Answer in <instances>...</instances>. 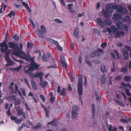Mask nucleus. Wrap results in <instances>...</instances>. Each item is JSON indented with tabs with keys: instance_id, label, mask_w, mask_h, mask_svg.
Listing matches in <instances>:
<instances>
[{
	"instance_id": "nucleus-21",
	"label": "nucleus",
	"mask_w": 131,
	"mask_h": 131,
	"mask_svg": "<svg viewBox=\"0 0 131 131\" xmlns=\"http://www.w3.org/2000/svg\"><path fill=\"white\" fill-rule=\"evenodd\" d=\"M22 4L23 6L25 7L26 9L30 13L31 12V10L28 6V5L27 3H26L25 2H23Z\"/></svg>"
},
{
	"instance_id": "nucleus-7",
	"label": "nucleus",
	"mask_w": 131,
	"mask_h": 131,
	"mask_svg": "<svg viewBox=\"0 0 131 131\" xmlns=\"http://www.w3.org/2000/svg\"><path fill=\"white\" fill-rule=\"evenodd\" d=\"M79 107L75 105L72 107V118L73 119H77V117H78V112L79 110Z\"/></svg>"
},
{
	"instance_id": "nucleus-56",
	"label": "nucleus",
	"mask_w": 131,
	"mask_h": 131,
	"mask_svg": "<svg viewBox=\"0 0 131 131\" xmlns=\"http://www.w3.org/2000/svg\"><path fill=\"white\" fill-rule=\"evenodd\" d=\"M40 98L41 99L43 102H44L45 101V99L44 96L42 95H40Z\"/></svg>"
},
{
	"instance_id": "nucleus-32",
	"label": "nucleus",
	"mask_w": 131,
	"mask_h": 131,
	"mask_svg": "<svg viewBox=\"0 0 131 131\" xmlns=\"http://www.w3.org/2000/svg\"><path fill=\"white\" fill-rule=\"evenodd\" d=\"M15 15V14L14 11H11L10 13L8 14V16L9 17L11 18L12 16H14Z\"/></svg>"
},
{
	"instance_id": "nucleus-62",
	"label": "nucleus",
	"mask_w": 131,
	"mask_h": 131,
	"mask_svg": "<svg viewBox=\"0 0 131 131\" xmlns=\"http://www.w3.org/2000/svg\"><path fill=\"white\" fill-rule=\"evenodd\" d=\"M96 51H97V52H99L102 53H103L104 52V51L103 49L101 48H98L97 50Z\"/></svg>"
},
{
	"instance_id": "nucleus-44",
	"label": "nucleus",
	"mask_w": 131,
	"mask_h": 131,
	"mask_svg": "<svg viewBox=\"0 0 131 131\" xmlns=\"http://www.w3.org/2000/svg\"><path fill=\"white\" fill-rule=\"evenodd\" d=\"M27 48L28 49H29L32 47L33 46V44L32 43H30L28 42L27 43Z\"/></svg>"
},
{
	"instance_id": "nucleus-15",
	"label": "nucleus",
	"mask_w": 131,
	"mask_h": 131,
	"mask_svg": "<svg viewBox=\"0 0 131 131\" xmlns=\"http://www.w3.org/2000/svg\"><path fill=\"white\" fill-rule=\"evenodd\" d=\"M24 70L25 72L27 73H31L34 71L31 66H28L25 67Z\"/></svg>"
},
{
	"instance_id": "nucleus-47",
	"label": "nucleus",
	"mask_w": 131,
	"mask_h": 131,
	"mask_svg": "<svg viewBox=\"0 0 131 131\" xmlns=\"http://www.w3.org/2000/svg\"><path fill=\"white\" fill-rule=\"evenodd\" d=\"M107 43L106 42L102 43L101 45V46L102 48H105L107 46Z\"/></svg>"
},
{
	"instance_id": "nucleus-9",
	"label": "nucleus",
	"mask_w": 131,
	"mask_h": 131,
	"mask_svg": "<svg viewBox=\"0 0 131 131\" xmlns=\"http://www.w3.org/2000/svg\"><path fill=\"white\" fill-rule=\"evenodd\" d=\"M47 41H50L51 42L54 44L56 45L57 49L61 51H62V47H61L59 44V42L57 41H55L51 38H49L47 39Z\"/></svg>"
},
{
	"instance_id": "nucleus-29",
	"label": "nucleus",
	"mask_w": 131,
	"mask_h": 131,
	"mask_svg": "<svg viewBox=\"0 0 131 131\" xmlns=\"http://www.w3.org/2000/svg\"><path fill=\"white\" fill-rule=\"evenodd\" d=\"M24 118L23 117H21L18 119H17L16 121H15V122L17 124H19L23 121Z\"/></svg>"
},
{
	"instance_id": "nucleus-50",
	"label": "nucleus",
	"mask_w": 131,
	"mask_h": 131,
	"mask_svg": "<svg viewBox=\"0 0 131 131\" xmlns=\"http://www.w3.org/2000/svg\"><path fill=\"white\" fill-rule=\"evenodd\" d=\"M29 20L30 21L32 25L34 27H35V24H34L33 20H32V19H31V18H30V17L29 18Z\"/></svg>"
},
{
	"instance_id": "nucleus-20",
	"label": "nucleus",
	"mask_w": 131,
	"mask_h": 131,
	"mask_svg": "<svg viewBox=\"0 0 131 131\" xmlns=\"http://www.w3.org/2000/svg\"><path fill=\"white\" fill-rule=\"evenodd\" d=\"M92 117L93 119H94L95 114V106L94 104H92Z\"/></svg>"
},
{
	"instance_id": "nucleus-46",
	"label": "nucleus",
	"mask_w": 131,
	"mask_h": 131,
	"mask_svg": "<svg viewBox=\"0 0 131 131\" xmlns=\"http://www.w3.org/2000/svg\"><path fill=\"white\" fill-rule=\"evenodd\" d=\"M21 65H20L18 67L14 68V70L18 71L21 69Z\"/></svg>"
},
{
	"instance_id": "nucleus-4",
	"label": "nucleus",
	"mask_w": 131,
	"mask_h": 131,
	"mask_svg": "<svg viewBox=\"0 0 131 131\" xmlns=\"http://www.w3.org/2000/svg\"><path fill=\"white\" fill-rule=\"evenodd\" d=\"M110 28L112 30L113 35L115 38L120 37L121 36H123L125 34L123 31H119L118 29L114 26L112 25Z\"/></svg>"
},
{
	"instance_id": "nucleus-60",
	"label": "nucleus",
	"mask_w": 131,
	"mask_h": 131,
	"mask_svg": "<svg viewBox=\"0 0 131 131\" xmlns=\"http://www.w3.org/2000/svg\"><path fill=\"white\" fill-rule=\"evenodd\" d=\"M10 118L12 121H16L17 119V117L16 116H11L10 117Z\"/></svg>"
},
{
	"instance_id": "nucleus-53",
	"label": "nucleus",
	"mask_w": 131,
	"mask_h": 131,
	"mask_svg": "<svg viewBox=\"0 0 131 131\" xmlns=\"http://www.w3.org/2000/svg\"><path fill=\"white\" fill-rule=\"evenodd\" d=\"M13 38L16 40H17L19 39L18 37L16 35H15L13 36Z\"/></svg>"
},
{
	"instance_id": "nucleus-51",
	"label": "nucleus",
	"mask_w": 131,
	"mask_h": 131,
	"mask_svg": "<svg viewBox=\"0 0 131 131\" xmlns=\"http://www.w3.org/2000/svg\"><path fill=\"white\" fill-rule=\"evenodd\" d=\"M124 30L126 31H128V27L127 26L126 24H124Z\"/></svg>"
},
{
	"instance_id": "nucleus-1",
	"label": "nucleus",
	"mask_w": 131,
	"mask_h": 131,
	"mask_svg": "<svg viewBox=\"0 0 131 131\" xmlns=\"http://www.w3.org/2000/svg\"><path fill=\"white\" fill-rule=\"evenodd\" d=\"M105 9L107 11L103 10V13L104 17L106 18H109L110 17L109 15L107 12L109 13H112L113 12L114 9H116L117 12L123 15H126L128 13L126 8L119 5H112L109 4L106 5Z\"/></svg>"
},
{
	"instance_id": "nucleus-25",
	"label": "nucleus",
	"mask_w": 131,
	"mask_h": 131,
	"mask_svg": "<svg viewBox=\"0 0 131 131\" xmlns=\"http://www.w3.org/2000/svg\"><path fill=\"white\" fill-rule=\"evenodd\" d=\"M101 71L102 73L105 72L106 71V69L105 66L102 64L101 65Z\"/></svg>"
},
{
	"instance_id": "nucleus-61",
	"label": "nucleus",
	"mask_w": 131,
	"mask_h": 131,
	"mask_svg": "<svg viewBox=\"0 0 131 131\" xmlns=\"http://www.w3.org/2000/svg\"><path fill=\"white\" fill-rule=\"evenodd\" d=\"M7 114L8 116H10L11 115L10 108L9 107L7 112Z\"/></svg>"
},
{
	"instance_id": "nucleus-42",
	"label": "nucleus",
	"mask_w": 131,
	"mask_h": 131,
	"mask_svg": "<svg viewBox=\"0 0 131 131\" xmlns=\"http://www.w3.org/2000/svg\"><path fill=\"white\" fill-rule=\"evenodd\" d=\"M125 92L126 95L129 96H131V93L129 91V90L128 89H125Z\"/></svg>"
},
{
	"instance_id": "nucleus-45",
	"label": "nucleus",
	"mask_w": 131,
	"mask_h": 131,
	"mask_svg": "<svg viewBox=\"0 0 131 131\" xmlns=\"http://www.w3.org/2000/svg\"><path fill=\"white\" fill-rule=\"evenodd\" d=\"M87 57H85V61L86 62L88 65L89 66L91 67L92 66V64L89 61H88V60Z\"/></svg>"
},
{
	"instance_id": "nucleus-28",
	"label": "nucleus",
	"mask_w": 131,
	"mask_h": 131,
	"mask_svg": "<svg viewBox=\"0 0 131 131\" xmlns=\"http://www.w3.org/2000/svg\"><path fill=\"white\" fill-rule=\"evenodd\" d=\"M21 103V100L20 99H18L15 100L14 105L15 106H17L20 105Z\"/></svg>"
},
{
	"instance_id": "nucleus-55",
	"label": "nucleus",
	"mask_w": 131,
	"mask_h": 131,
	"mask_svg": "<svg viewBox=\"0 0 131 131\" xmlns=\"http://www.w3.org/2000/svg\"><path fill=\"white\" fill-rule=\"evenodd\" d=\"M54 21L59 23H61L63 22L62 21L58 19H54Z\"/></svg>"
},
{
	"instance_id": "nucleus-5",
	"label": "nucleus",
	"mask_w": 131,
	"mask_h": 131,
	"mask_svg": "<svg viewBox=\"0 0 131 131\" xmlns=\"http://www.w3.org/2000/svg\"><path fill=\"white\" fill-rule=\"evenodd\" d=\"M78 82V92L79 95H81L83 94V78L82 74L79 75Z\"/></svg>"
},
{
	"instance_id": "nucleus-43",
	"label": "nucleus",
	"mask_w": 131,
	"mask_h": 131,
	"mask_svg": "<svg viewBox=\"0 0 131 131\" xmlns=\"http://www.w3.org/2000/svg\"><path fill=\"white\" fill-rule=\"evenodd\" d=\"M61 64L62 67L64 69L67 68V64L64 61L61 62Z\"/></svg>"
},
{
	"instance_id": "nucleus-41",
	"label": "nucleus",
	"mask_w": 131,
	"mask_h": 131,
	"mask_svg": "<svg viewBox=\"0 0 131 131\" xmlns=\"http://www.w3.org/2000/svg\"><path fill=\"white\" fill-rule=\"evenodd\" d=\"M127 68L124 67L122 68L121 70V72L125 73L127 72Z\"/></svg>"
},
{
	"instance_id": "nucleus-6",
	"label": "nucleus",
	"mask_w": 131,
	"mask_h": 131,
	"mask_svg": "<svg viewBox=\"0 0 131 131\" xmlns=\"http://www.w3.org/2000/svg\"><path fill=\"white\" fill-rule=\"evenodd\" d=\"M96 21L99 25L103 27L105 25L110 26L112 24L111 21L110 20H104L103 21L102 19L100 18H97Z\"/></svg>"
},
{
	"instance_id": "nucleus-64",
	"label": "nucleus",
	"mask_w": 131,
	"mask_h": 131,
	"mask_svg": "<svg viewBox=\"0 0 131 131\" xmlns=\"http://www.w3.org/2000/svg\"><path fill=\"white\" fill-rule=\"evenodd\" d=\"M108 128L109 131H114L113 129V127L112 126L110 125L108 127Z\"/></svg>"
},
{
	"instance_id": "nucleus-49",
	"label": "nucleus",
	"mask_w": 131,
	"mask_h": 131,
	"mask_svg": "<svg viewBox=\"0 0 131 131\" xmlns=\"http://www.w3.org/2000/svg\"><path fill=\"white\" fill-rule=\"evenodd\" d=\"M42 59L44 61H46L47 59V57L46 54H44L42 57Z\"/></svg>"
},
{
	"instance_id": "nucleus-8",
	"label": "nucleus",
	"mask_w": 131,
	"mask_h": 131,
	"mask_svg": "<svg viewBox=\"0 0 131 131\" xmlns=\"http://www.w3.org/2000/svg\"><path fill=\"white\" fill-rule=\"evenodd\" d=\"M1 51L3 53H5L7 52L8 49V46L7 44V42L5 41H3L1 43Z\"/></svg>"
},
{
	"instance_id": "nucleus-23",
	"label": "nucleus",
	"mask_w": 131,
	"mask_h": 131,
	"mask_svg": "<svg viewBox=\"0 0 131 131\" xmlns=\"http://www.w3.org/2000/svg\"><path fill=\"white\" fill-rule=\"evenodd\" d=\"M37 34L38 36L42 38H44L45 36L40 29H38L37 31Z\"/></svg>"
},
{
	"instance_id": "nucleus-30",
	"label": "nucleus",
	"mask_w": 131,
	"mask_h": 131,
	"mask_svg": "<svg viewBox=\"0 0 131 131\" xmlns=\"http://www.w3.org/2000/svg\"><path fill=\"white\" fill-rule=\"evenodd\" d=\"M131 78L130 76H126L124 77V79L125 82H129L130 81Z\"/></svg>"
},
{
	"instance_id": "nucleus-14",
	"label": "nucleus",
	"mask_w": 131,
	"mask_h": 131,
	"mask_svg": "<svg viewBox=\"0 0 131 131\" xmlns=\"http://www.w3.org/2000/svg\"><path fill=\"white\" fill-rule=\"evenodd\" d=\"M122 15L118 13H114L113 15V19L115 21H117L121 19Z\"/></svg>"
},
{
	"instance_id": "nucleus-57",
	"label": "nucleus",
	"mask_w": 131,
	"mask_h": 131,
	"mask_svg": "<svg viewBox=\"0 0 131 131\" xmlns=\"http://www.w3.org/2000/svg\"><path fill=\"white\" fill-rule=\"evenodd\" d=\"M24 124L21 125V126H19L18 128V131H21L22 128L24 127Z\"/></svg>"
},
{
	"instance_id": "nucleus-17",
	"label": "nucleus",
	"mask_w": 131,
	"mask_h": 131,
	"mask_svg": "<svg viewBox=\"0 0 131 131\" xmlns=\"http://www.w3.org/2000/svg\"><path fill=\"white\" fill-rule=\"evenodd\" d=\"M116 25L117 28L119 30H122L124 28V25L122 21L118 22L116 23Z\"/></svg>"
},
{
	"instance_id": "nucleus-52",
	"label": "nucleus",
	"mask_w": 131,
	"mask_h": 131,
	"mask_svg": "<svg viewBox=\"0 0 131 131\" xmlns=\"http://www.w3.org/2000/svg\"><path fill=\"white\" fill-rule=\"evenodd\" d=\"M25 106L26 110L29 111H30L31 110L30 108L29 107L28 104L26 103L25 104Z\"/></svg>"
},
{
	"instance_id": "nucleus-35",
	"label": "nucleus",
	"mask_w": 131,
	"mask_h": 131,
	"mask_svg": "<svg viewBox=\"0 0 131 131\" xmlns=\"http://www.w3.org/2000/svg\"><path fill=\"white\" fill-rule=\"evenodd\" d=\"M95 95L96 97V101H98L99 103H100V100H101V97L100 96L97 92H96Z\"/></svg>"
},
{
	"instance_id": "nucleus-59",
	"label": "nucleus",
	"mask_w": 131,
	"mask_h": 131,
	"mask_svg": "<svg viewBox=\"0 0 131 131\" xmlns=\"http://www.w3.org/2000/svg\"><path fill=\"white\" fill-rule=\"evenodd\" d=\"M122 78V77L120 76H118L116 77L115 78V80L116 81H119L121 80Z\"/></svg>"
},
{
	"instance_id": "nucleus-10",
	"label": "nucleus",
	"mask_w": 131,
	"mask_h": 131,
	"mask_svg": "<svg viewBox=\"0 0 131 131\" xmlns=\"http://www.w3.org/2000/svg\"><path fill=\"white\" fill-rule=\"evenodd\" d=\"M15 88L14 90L12 87H11V89L13 93L15 94L18 93L19 95L22 97L23 98L22 94L21 91L18 89V85L16 84H15Z\"/></svg>"
},
{
	"instance_id": "nucleus-40",
	"label": "nucleus",
	"mask_w": 131,
	"mask_h": 131,
	"mask_svg": "<svg viewBox=\"0 0 131 131\" xmlns=\"http://www.w3.org/2000/svg\"><path fill=\"white\" fill-rule=\"evenodd\" d=\"M115 100L116 102L120 106H124V104L120 101L116 99H115Z\"/></svg>"
},
{
	"instance_id": "nucleus-63",
	"label": "nucleus",
	"mask_w": 131,
	"mask_h": 131,
	"mask_svg": "<svg viewBox=\"0 0 131 131\" xmlns=\"http://www.w3.org/2000/svg\"><path fill=\"white\" fill-rule=\"evenodd\" d=\"M106 30L110 34L111 33L112 31V30L111 28H107L106 29Z\"/></svg>"
},
{
	"instance_id": "nucleus-31",
	"label": "nucleus",
	"mask_w": 131,
	"mask_h": 131,
	"mask_svg": "<svg viewBox=\"0 0 131 131\" xmlns=\"http://www.w3.org/2000/svg\"><path fill=\"white\" fill-rule=\"evenodd\" d=\"M51 125L53 126H57V124L56 121L55 120L52 121L48 123L47 125Z\"/></svg>"
},
{
	"instance_id": "nucleus-13",
	"label": "nucleus",
	"mask_w": 131,
	"mask_h": 131,
	"mask_svg": "<svg viewBox=\"0 0 131 131\" xmlns=\"http://www.w3.org/2000/svg\"><path fill=\"white\" fill-rule=\"evenodd\" d=\"M123 54V57L124 60H127L129 57V54L128 51L125 49H123L122 51Z\"/></svg>"
},
{
	"instance_id": "nucleus-12",
	"label": "nucleus",
	"mask_w": 131,
	"mask_h": 131,
	"mask_svg": "<svg viewBox=\"0 0 131 131\" xmlns=\"http://www.w3.org/2000/svg\"><path fill=\"white\" fill-rule=\"evenodd\" d=\"M44 73L42 72H40L39 73H31V77L33 78L35 77H39L40 80L42 79V75H43Z\"/></svg>"
},
{
	"instance_id": "nucleus-39",
	"label": "nucleus",
	"mask_w": 131,
	"mask_h": 131,
	"mask_svg": "<svg viewBox=\"0 0 131 131\" xmlns=\"http://www.w3.org/2000/svg\"><path fill=\"white\" fill-rule=\"evenodd\" d=\"M41 127V124L40 123H38L35 126L33 127V128L35 129L39 128Z\"/></svg>"
},
{
	"instance_id": "nucleus-38",
	"label": "nucleus",
	"mask_w": 131,
	"mask_h": 131,
	"mask_svg": "<svg viewBox=\"0 0 131 131\" xmlns=\"http://www.w3.org/2000/svg\"><path fill=\"white\" fill-rule=\"evenodd\" d=\"M114 52L115 53L117 59H120V57L119 56V54L118 52L117 51L115 50H114Z\"/></svg>"
},
{
	"instance_id": "nucleus-27",
	"label": "nucleus",
	"mask_w": 131,
	"mask_h": 131,
	"mask_svg": "<svg viewBox=\"0 0 131 131\" xmlns=\"http://www.w3.org/2000/svg\"><path fill=\"white\" fill-rule=\"evenodd\" d=\"M31 84L32 87L35 90H37V86L34 81H32L31 82Z\"/></svg>"
},
{
	"instance_id": "nucleus-16",
	"label": "nucleus",
	"mask_w": 131,
	"mask_h": 131,
	"mask_svg": "<svg viewBox=\"0 0 131 131\" xmlns=\"http://www.w3.org/2000/svg\"><path fill=\"white\" fill-rule=\"evenodd\" d=\"M17 114L18 116H20L22 115L23 117L24 118H26V117L25 116V112H23V110L21 109L20 110H17Z\"/></svg>"
},
{
	"instance_id": "nucleus-58",
	"label": "nucleus",
	"mask_w": 131,
	"mask_h": 131,
	"mask_svg": "<svg viewBox=\"0 0 131 131\" xmlns=\"http://www.w3.org/2000/svg\"><path fill=\"white\" fill-rule=\"evenodd\" d=\"M21 91L23 94V95L24 96H25L26 95V94L25 89L21 88Z\"/></svg>"
},
{
	"instance_id": "nucleus-36",
	"label": "nucleus",
	"mask_w": 131,
	"mask_h": 131,
	"mask_svg": "<svg viewBox=\"0 0 131 131\" xmlns=\"http://www.w3.org/2000/svg\"><path fill=\"white\" fill-rule=\"evenodd\" d=\"M74 35L77 37L79 35V31L78 29L76 28L74 31L73 33Z\"/></svg>"
},
{
	"instance_id": "nucleus-24",
	"label": "nucleus",
	"mask_w": 131,
	"mask_h": 131,
	"mask_svg": "<svg viewBox=\"0 0 131 131\" xmlns=\"http://www.w3.org/2000/svg\"><path fill=\"white\" fill-rule=\"evenodd\" d=\"M106 80V76L105 74L103 73L101 76V83L103 84L105 83Z\"/></svg>"
},
{
	"instance_id": "nucleus-37",
	"label": "nucleus",
	"mask_w": 131,
	"mask_h": 131,
	"mask_svg": "<svg viewBox=\"0 0 131 131\" xmlns=\"http://www.w3.org/2000/svg\"><path fill=\"white\" fill-rule=\"evenodd\" d=\"M41 31L44 33H45L46 32V28L43 25H41Z\"/></svg>"
},
{
	"instance_id": "nucleus-54",
	"label": "nucleus",
	"mask_w": 131,
	"mask_h": 131,
	"mask_svg": "<svg viewBox=\"0 0 131 131\" xmlns=\"http://www.w3.org/2000/svg\"><path fill=\"white\" fill-rule=\"evenodd\" d=\"M55 100V98L53 96L51 97L50 99V100L52 103L54 102Z\"/></svg>"
},
{
	"instance_id": "nucleus-26",
	"label": "nucleus",
	"mask_w": 131,
	"mask_h": 131,
	"mask_svg": "<svg viewBox=\"0 0 131 131\" xmlns=\"http://www.w3.org/2000/svg\"><path fill=\"white\" fill-rule=\"evenodd\" d=\"M7 99L9 101L15 100H16V96L15 95L9 96L7 97Z\"/></svg>"
},
{
	"instance_id": "nucleus-19",
	"label": "nucleus",
	"mask_w": 131,
	"mask_h": 131,
	"mask_svg": "<svg viewBox=\"0 0 131 131\" xmlns=\"http://www.w3.org/2000/svg\"><path fill=\"white\" fill-rule=\"evenodd\" d=\"M90 56L92 57H94L96 56H100V54L97 51H95L91 52Z\"/></svg>"
},
{
	"instance_id": "nucleus-22",
	"label": "nucleus",
	"mask_w": 131,
	"mask_h": 131,
	"mask_svg": "<svg viewBox=\"0 0 131 131\" xmlns=\"http://www.w3.org/2000/svg\"><path fill=\"white\" fill-rule=\"evenodd\" d=\"M47 82L46 81H44L42 79L40 80V84L41 86L43 88L45 87L47 85Z\"/></svg>"
},
{
	"instance_id": "nucleus-11",
	"label": "nucleus",
	"mask_w": 131,
	"mask_h": 131,
	"mask_svg": "<svg viewBox=\"0 0 131 131\" xmlns=\"http://www.w3.org/2000/svg\"><path fill=\"white\" fill-rule=\"evenodd\" d=\"M30 63V66L33 70L37 69L40 66V64L37 63L34 61V59H31Z\"/></svg>"
},
{
	"instance_id": "nucleus-3",
	"label": "nucleus",
	"mask_w": 131,
	"mask_h": 131,
	"mask_svg": "<svg viewBox=\"0 0 131 131\" xmlns=\"http://www.w3.org/2000/svg\"><path fill=\"white\" fill-rule=\"evenodd\" d=\"M15 53L16 56H18L19 57L24 59L27 61H31V59H34L33 58H30V56L26 55V53L21 50L19 52H16Z\"/></svg>"
},
{
	"instance_id": "nucleus-2",
	"label": "nucleus",
	"mask_w": 131,
	"mask_h": 131,
	"mask_svg": "<svg viewBox=\"0 0 131 131\" xmlns=\"http://www.w3.org/2000/svg\"><path fill=\"white\" fill-rule=\"evenodd\" d=\"M8 45L9 46V47L14 50V52L12 53V57L13 59L15 61L20 62L21 63H24L23 61L22 60H20L16 59V58L13 57V55H15V53L16 52H19L21 50L20 49L18 45L16 43H15L13 42H9L8 43Z\"/></svg>"
},
{
	"instance_id": "nucleus-33",
	"label": "nucleus",
	"mask_w": 131,
	"mask_h": 131,
	"mask_svg": "<svg viewBox=\"0 0 131 131\" xmlns=\"http://www.w3.org/2000/svg\"><path fill=\"white\" fill-rule=\"evenodd\" d=\"M66 90V89L64 88H62L60 93L61 95L63 96H66V93L65 92Z\"/></svg>"
},
{
	"instance_id": "nucleus-18",
	"label": "nucleus",
	"mask_w": 131,
	"mask_h": 131,
	"mask_svg": "<svg viewBox=\"0 0 131 131\" xmlns=\"http://www.w3.org/2000/svg\"><path fill=\"white\" fill-rule=\"evenodd\" d=\"M122 20L124 23H126V22L127 21L130 24L131 22V19L129 16L128 15L123 17L122 19Z\"/></svg>"
},
{
	"instance_id": "nucleus-48",
	"label": "nucleus",
	"mask_w": 131,
	"mask_h": 131,
	"mask_svg": "<svg viewBox=\"0 0 131 131\" xmlns=\"http://www.w3.org/2000/svg\"><path fill=\"white\" fill-rule=\"evenodd\" d=\"M112 64L113 67L111 69V71L112 72H114L116 71V69L115 68V63L114 61H113Z\"/></svg>"
},
{
	"instance_id": "nucleus-34",
	"label": "nucleus",
	"mask_w": 131,
	"mask_h": 131,
	"mask_svg": "<svg viewBox=\"0 0 131 131\" xmlns=\"http://www.w3.org/2000/svg\"><path fill=\"white\" fill-rule=\"evenodd\" d=\"M6 56L5 57V59L7 62L10 60V57L9 56V53L8 52L6 54Z\"/></svg>"
}]
</instances>
